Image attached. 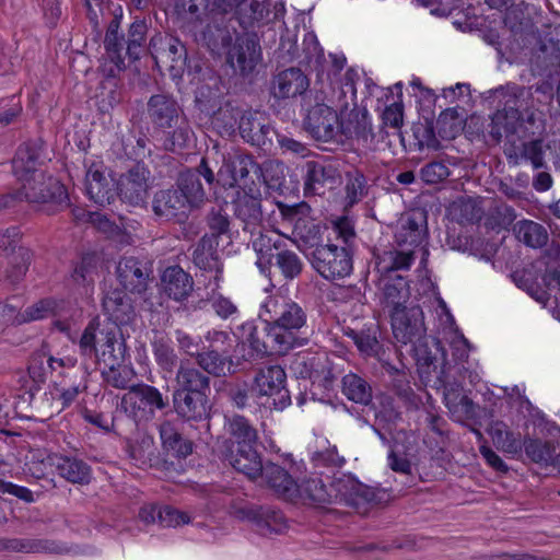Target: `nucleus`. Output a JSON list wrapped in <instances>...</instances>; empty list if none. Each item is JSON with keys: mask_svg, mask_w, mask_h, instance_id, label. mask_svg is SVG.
<instances>
[{"mask_svg": "<svg viewBox=\"0 0 560 560\" xmlns=\"http://www.w3.org/2000/svg\"><path fill=\"white\" fill-rule=\"evenodd\" d=\"M38 150L32 144L21 145L12 161L14 175L21 182V195L26 201L47 206L54 212L68 206L66 187L56 178L37 170Z\"/></svg>", "mask_w": 560, "mask_h": 560, "instance_id": "f257e3e1", "label": "nucleus"}, {"mask_svg": "<svg viewBox=\"0 0 560 560\" xmlns=\"http://www.w3.org/2000/svg\"><path fill=\"white\" fill-rule=\"evenodd\" d=\"M259 317L267 324V337L279 354L306 343L299 335L306 325V313L291 299L282 294L268 296L261 304Z\"/></svg>", "mask_w": 560, "mask_h": 560, "instance_id": "f03ea898", "label": "nucleus"}, {"mask_svg": "<svg viewBox=\"0 0 560 560\" xmlns=\"http://www.w3.org/2000/svg\"><path fill=\"white\" fill-rule=\"evenodd\" d=\"M380 301L388 312L394 337L407 345L423 332V313L418 305L407 306L410 298L408 281L398 275H386L380 282Z\"/></svg>", "mask_w": 560, "mask_h": 560, "instance_id": "7ed1b4c3", "label": "nucleus"}, {"mask_svg": "<svg viewBox=\"0 0 560 560\" xmlns=\"http://www.w3.org/2000/svg\"><path fill=\"white\" fill-rule=\"evenodd\" d=\"M432 357H421L418 350V366L419 371L427 380L432 382L435 387L444 388V401L453 418L457 421H464L474 416L472 400L462 393L458 384L452 383L448 380V372L446 370V362L443 360L441 368L434 362Z\"/></svg>", "mask_w": 560, "mask_h": 560, "instance_id": "20e7f679", "label": "nucleus"}, {"mask_svg": "<svg viewBox=\"0 0 560 560\" xmlns=\"http://www.w3.org/2000/svg\"><path fill=\"white\" fill-rule=\"evenodd\" d=\"M330 102L328 93L320 88L314 96L307 95L303 98V107L306 110L304 125L306 130L317 140L338 141L342 121L338 113L327 105Z\"/></svg>", "mask_w": 560, "mask_h": 560, "instance_id": "39448f33", "label": "nucleus"}, {"mask_svg": "<svg viewBox=\"0 0 560 560\" xmlns=\"http://www.w3.org/2000/svg\"><path fill=\"white\" fill-rule=\"evenodd\" d=\"M118 327L110 322H101L98 316L92 318L84 328L78 340L79 350L82 357L108 361L115 359V352L119 345Z\"/></svg>", "mask_w": 560, "mask_h": 560, "instance_id": "423d86ee", "label": "nucleus"}, {"mask_svg": "<svg viewBox=\"0 0 560 560\" xmlns=\"http://www.w3.org/2000/svg\"><path fill=\"white\" fill-rule=\"evenodd\" d=\"M258 174V164L248 155H229L218 171L217 183L225 189L237 188L245 194H258L259 186L253 175Z\"/></svg>", "mask_w": 560, "mask_h": 560, "instance_id": "0eeeda50", "label": "nucleus"}, {"mask_svg": "<svg viewBox=\"0 0 560 560\" xmlns=\"http://www.w3.org/2000/svg\"><path fill=\"white\" fill-rule=\"evenodd\" d=\"M285 381L287 374L280 365L264 366L257 372L250 392L257 397L271 398L272 407L281 411L291 404Z\"/></svg>", "mask_w": 560, "mask_h": 560, "instance_id": "6e6552de", "label": "nucleus"}, {"mask_svg": "<svg viewBox=\"0 0 560 560\" xmlns=\"http://www.w3.org/2000/svg\"><path fill=\"white\" fill-rule=\"evenodd\" d=\"M166 406L160 390L150 385L131 387L121 398V409L136 421L150 420L156 409Z\"/></svg>", "mask_w": 560, "mask_h": 560, "instance_id": "1a4fd4ad", "label": "nucleus"}, {"mask_svg": "<svg viewBox=\"0 0 560 560\" xmlns=\"http://www.w3.org/2000/svg\"><path fill=\"white\" fill-rule=\"evenodd\" d=\"M497 92H500L504 98V108L492 116L491 133L499 140L503 133H513L516 130V126L522 118L521 108L523 105L520 100L528 91L524 86L508 84L497 90Z\"/></svg>", "mask_w": 560, "mask_h": 560, "instance_id": "9d476101", "label": "nucleus"}, {"mask_svg": "<svg viewBox=\"0 0 560 560\" xmlns=\"http://www.w3.org/2000/svg\"><path fill=\"white\" fill-rule=\"evenodd\" d=\"M312 265L327 280L345 278L352 271V259L348 250L334 244L316 247Z\"/></svg>", "mask_w": 560, "mask_h": 560, "instance_id": "9b49d317", "label": "nucleus"}, {"mask_svg": "<svg viewBox=\"0 0 560 560\" xmlns=\"http://www.w3.org/2000/svg\"><path fill=\"white\" fill-rule=\"evenodd\" d=\"M85 192L100 206L109 205L116 198L117 183L109 174L102 160L91 159L85 162Z\"/></svg>", "mask_w": 560, "mask_h": 560, "instance_id": "f8f14e48", "label": "nucleus"}, {"mask_svg": "<svg viewBox=\"0 0 560 560\" xmlns=\"http://www.w3.org/2000/svg\"><path fill=\"white\" fill-rule=\"evenodd\" d=\"M151 189V173L143 164H137L122 174L116 185V194L131 206H142L147 202Z\"/></svg>", "mask_w": 560, "mask_h": 560, "instance_id": "ddd939ff", "label": "nucleus"}, {"mask_svg": "<svg viewBox=\"0 0 560 560\" xmlns=\"http://www.w3.org/2000/svg\"><path fill=\"white\" fill-rule=\"evenodd\" d=\"M152 55L158 65H164L173 78H180L187 66V51L184 44L172 36L153 38Z\"/></svg>", "mask_w": 560, "mask_h": 560, "instance_id": "4468645a", "label": "nucleus"}, {"mask_svg": "<svg viewBox=\"0 0 560 560\" xmlns=\"http://www.w3.org/2000/svg\"><path fill=\"white\" fill-rule=\"evenodd\" d=\"M305 191L318 194L327 185H335L341 178V163L336 159L306 162Z\"/></svg>", "mask_w": 560, "mask_h": 560, "instance_id": "2eb2a0df", "label": "nucleus"}, {"mask_svg": "<svg viewBox=\"0 0 560 560\" xmlns=\"http://www.w3.org/2000/svg\"><path fill=\"white\" fill-rule=\"evenodd\" d=\"M308 88L307 75L300 68L292 67L273 77L270 93L277 100H289L303 95Z\"/></svg>", "mask_w": 560, "mask_h": 560, "instance_id": "dca6fc26", "label": "nucleus"}, {"mask_svg": "<svg viewBox=\"0 0 560 560\" xmlns=\"http://www.w3.org/2000/svg\"><path fill=\"white\" fill-rule=\"evenodd\" d=\"M236 517L252 522L261 535L279 534L287 527L282 513L270 508L244 506L236 511Z\"/></svg>", "mask_w": 560, "mask_h": 560, "instance_id": "f3484780", "label": "nucleus"}, {"mask_svg": "<svg viewBox=\"0 0 560 560\" xmlns=\"http://www.w3.org/2000/svg\"><path fill=\"white\" fill-rule=\"evenodd\" d=\"M148 114L153 126L160 131L172 129L177 120L185 116L182 114L177 102L173 97L163 94L150 97Z\"/></svg>", "mask_w": 560, "mask_h": 560, "instance_id": "a211bd4d", "label": "nucleus"}, {"mask_svg": "<svg viewBox=\"0 0 560 560\" xmlns=\"http://www.w3.org/2000/svg\"><path fill=\"white\" fill-rule=\"evenodd\" d=\"M291 370L301 378L328 382L331 371L325 353H299L291 362Z\"/></svg>", "mask_w": 560, "mask_h": 560, "instance_id": "6ab92c4d", "label": "nucleus"}, {"mask_svg": "<svg viewBox=\"0 0 560 560\" xmlns=\"http://www.w3.org/2000/svg\"><path fill=\"white\" fill-rule=\"evenodd\" d=\"M228 60L242 73L252 72L261 60L259 43L253 36L238 37L229 51Z\"/></svg>", "mask_w": 560, "mask_h": 560, "instance_id": "aec40b11", "label": "nucleus"}, {"mask_svg": "<svg viewBox=\"0 0 560 560\" xmlns=\"http://www.w3.org/2000/svg\"><path fill=\"white\" fill-rule=\"evenodd\" d=\"M423 215L421 213H406L396 224L395 242L399 247L411 248L420 245L425 237V226L423 225Z\"/></svg>", "mask_w": 560, "mask_h": 560, "instance_id": "412c9836", "label": "nucleus"}, {"mask_svg": "<svg viewBox=\"0 0 560 560\" xmlns=\"http://www.w3.org/2000/svg\"><path fill=\"white\" fill-rule=\"evenodd\" d=\"M163 292L176 302L186 300L194 290V280L178 266H171L161 276Z\"/></svg>", "mask_w": 560, "mask_h": 560, "instance_id": "4be33fe9", "label": "nucleus"}, {"mask_svg": "<svg viewBox=\"0 0 560 560\" xmlns=\"http://www.w3.org/2000/svg\"><path fill=\"white\" fill-rule=\"evenodd\" d=\"M69 303L65 300L44 299L20 313L15 307L11 324H23L26 322L43 319L48 316L61 317L67 314Z\"/></svg>", "mask_w": 560, "mask_h": 560, "instance_id": "5701e85b", "label": "nucleus"}, {"mask_svg": "<svg viewBox=\"0 0 560 560\" xmlns=\"http://www.w3.org/2000/svg\"><path fill=\"white\" fill-rule=\"evenodd\" d=\"M152 209L155 215L171 220L185 215L189 210L187 200L177 189H164L158 191L152 201Z\"/></svg>", "mask_w": 560, "mask_h": 560, "instance_id": "b1692460", "label": "nucleus"}, {"mask_svg": "<svg viewBox=\"0 0 560 560\" xmlns=\"http://www.w3.org/2000/svg\"><path fill=\"white\" fill-rule=\"evenodd\" d=\"M266 480L267 485L279 497L293 501L298 498L300 491L299 485L295 480L279 465L269 463L265 465L264 471L260 475Z\"/></svg>", "mask_w": 560, "mask_h": 560, "instance_id": "393cba45", "label": "nucleus"}, {"mask_svg": "<svg viewBox=\"0 0 560 560\" xmlns=\"http://www.w3.org/2000/svg\"><path fill=\"white\" fill-rule=\"evenodd\" d=\"M118 28L119 22L115 19L108 25L104 40L106 57L103 68L108 77H115L125 68V61L121 55L122 44L118 35Z\"/></svg>", "mask_w": 560, "mask_h": 560, "instance_id": "a878e982", "label": "nucleus"}, {"mask_svg": "<svg viewBox=\"0 0 560 560\" xmlns=\"http://www.w3.org/2000/svg\"><path fill=\"white\" fill-rule=\"evenodd\" d=\"M252 238L253 248L257 254L256 265L261 273H266L276 256L273 252L280 250L281 237L276 231H261L259 228Z\"/></svg>", "mask_w": 560, "mask_h": 560, "instance_id": "bb28decb", "label": "nucleus"}, {"mask_svg": "<svg viewBox=\"0 0 560 560\" xmlns=\"http://www.w3.org/2000/svg\"><path fill=\"white\" fill-rule=\"evenodd\" d=\"M236 214L244 222V230L255 235L256 230L260 228L262 213L258 194H245L236 191Z\"/></svg>", "mask_w": 560, "mask_h": 560, "instance_id": "cd10ccee", "label": "nucleus"}, {"mask_svg": "<svg viewBox=\"0 0 560 560\" xmlns=\"http://www.w3.org/2000/svg\"><path fill=\"white\" fill-rule=\"evenodd\" d=\"M46 463L54 466L57 472L69 482L83 485L91 480L90 467L80 459L48 454Z\"/></svg>", "mask_w": 560, "mask_h": 560, "instance_id": "c85d7f7f", "label": "nucleus"}, {"mask_svg": "<svg viewBox=\"0 0 560 560\" xmlns=\"http://www.w3.org/2000/svg\"><path fill=\"white\" fill-rule=\"evenodd\" d=\"M224 456L235 470L244 474L249 479L259 477L264 471L265 466H262L255 446L228 450Z\"/></svg>", "mask_w": 560, "mask_h": 560, "instance_id": "c756f323", "label": "nucleus"}, {"mask_svg": "<svg viewBox=\"0 0 560 560\" xmlns=\"http://www.w3.org/2000/svg\"><path fill=\"white\" fill-rule=\"evenodd\" d=\"M174 409L187 420H200L208 415L207 393H174Z\"/></svg>", "mask_w": 560, "mask_h": 560, "instance_id": "7c9ffc66", "label": "nucleus"}, {"mask_svg": "<svg viewBox=\"0 0 560 560\" xmlns=\"http://www.w3.org/2000/svg\"><path fill=\"white\" fill-rule=\"evenodd\" d=\"M120 284L130 292L141 293L147 288L148 275L133 257H124L116 269Z\"/></svg>", "mask_w": 560, "mask_h": 560, "instance_id": "2f4dec72", "label": "nucleus"}, {"mask_svg": "<svg viewBox=\"0 0 560 560\" xmlns=\"http://www.w3.org/2000/svg\"><path fill=\"white\" fill-rule=\"evenodd\" d=\"M125 352V345H119L117 352H115V359L113 358V360L102 361L105 365L108 366L107 370L102 372L104 381L108 385L120 389L127 388L135 377L133 369L129 365L121 364L124 361Z\"/></svg>", "mask_w": 560, "mask_h": 560, "instance_id": "473e14b6", "label": "nucleus"}, {"mask_svg": "<svg viewBox=\"0 0 560 560\" xmlns=\"http://www.w3.org/2000/svg\"><path fill=\"white\" fill-rule=\"evenodd\" d=\"M218 245L215 235H205L194 250V262L198 268L212 272L211 276L218 273L222 277V268L217 253Z\"/></svg>", "mask_w": 560, "mask_h": 560, "instance_id": "72a5a7b5", "label": "nucleus"}, {"mask_svg": "<svg viewBox=\"0 0 560 560\" xmlns=\"http://www.w3.org/2000/svg\"><path fill=\"white\" fill-rule=\"evenodd\" d=\"M225 427L231 436V447L229 450L256 446L257 431L243 416H232L226 420Z\"/></svg>", "mask_w": 560, "mask_h": 560, "instance_id": "f704fd0d", "label": "nucleus"}, {"mask_svg": "<svg viewBox=\"0 0 560 560\" xmlns=\"http://www.w3.org/2000/svg\"><path fill=\"white\" fill-rule=\"evenodd\" d=\"M432 343L434 345L438 352H441V358L439 359L435 354H431L427 351V345H419L415 348L416 358L418 359V350L420 351L421 357H432L438 365V368H441L443 364V360L446 362L447 366L446 370L448 372V375L451 374V371L453 369H456L457 372H459V368H456L459 363L464 362L468 358L469 353V347L468 341L464 337H459L456 340L452 342V349H453V355L455 357V365L451 366L450 362L445 358L444 351L441 349L440 342L435 339H432Z\"/></svg>", "mask_w": 560, "mask_h": 560, "instance_id": "c9c22d12", "label": "nucleus"}, {"mask_svg": "<svg viewBox=\"0 0 560 560\" xmlns=\"http://www.w3.org/2000/svg\"><path fill=\"white\" fill-rule=\"evenodd\" d=\"M103 307L105 313L113 322L110 324L122 325L131 320L133 308L129 299L121 292H112L103 300Z\"/></svg>", "mask_w": 560, "mask_h": 560, "instance_id": "e433bc0d", "label": "nucleus"}, {"mask_svg": "<svg viewBox=\"0 0 560 560\" xmlns=\"http://www.w3.org/2000/svg\"><path fill=\"white\" fill-rule=\"evenodd\" d=\"M222 277L218 273L209 277L207 285L206 300L211 303L214 313L222 319H228L237 313L236 304L230 299L222 295L218 290Z\"/></svg>", "mask_w": 560, "mask_h": 560, "instance_id": "4c0bfd02", "label": "nucleus"}, {"mask_svg": "<svg viewBox=\"0 0 560 560\" xmlns=\"http://www.w3.org/2000/svg\"><path fill=\"white\" fill-rule=\"evenodd\" d=\"M162 145L167 151H177L188 147L194 140V131L184 116L172 129L161 130Z\"/></svg>", "mask_w": 560, "mask_h": 560, "instance_id": "58836bf2", "label": "nucleus"}, {"mask_svg": "<svg viewBox=\"0 0 560 560\" xmlns=\"http://www.w3.org/2000/svg\"><path fill=\"white\" fill-rule=\"evenodd\" d=\"M357 138L362 141L363 145H368L373 140L372 122L368 113L352 112L348 122H342L340 138Z\"/></svg>", "mask_w": 560, "mask_h": 560, "instance_id": "ea45409f", "label": "nucleus"}, {"mask_svg": "<svg viewBox=\"0 0 560 560\" xmlns=\"http://www.w3.org/2000/svg\"><path fill=\"white\" fill-rule=\"evenodd\" d=\"M177 387L174 393H207L209 378L195 368L180 364L176 375Z\"/></svg>", "mask_w": 560, "mask_h": 560, "instance_id": "a19ab883", "label": "nucleus"}, {"mask_svg": "<svg viewBox=\"0 0 560 560\" xmlns=\"http://www.w3.org/2000/svg\"><path fill=\"white\" fill-rule=\"evenodd\" d=\"M178 192L185 196L188 208L199 207L206 199V191L192 171L183 172L177 180Z\"/></svg>", "mask_w": 560, "mask_h": 560, "instance_id": "79ce46f5", "label": "nucleus"}, {"mask_svg": "<svg viewBox=\"0 0 560 560\" xmlns=\"http://www.w3.org/2000/svg\"><path fill=\"white\" fill-rule=\"evenodd\" d=\"M77 363V359L73 357L55 358L52 355H46L45 353L35 357L28 366V373L37 382H43L48 372L57 369V366L72 368Z\"/></svg>", "mask_w": 560, "mask_h": 560, "instance_id": "37998d69", "label": "nucleus"}, {"mask_svg": "<svg viewBox=\"0 0 560 560\" xmlns=\"http://www.w3.org/2000/svg\"><path fill=\"white\" fill-rule=\"evenodd\" d=\"M222 92L219 89L218 80L212 79L211 83L200 85L196 91V105L207 116H212L221 108Z\"/></svg>", "mask_w": 560, "mask_h": 560, "instance_id": "c03bdc74", "label": "nucleus"}, {"mask_svg": "<svg viewBox=\"0 0 560 560\" xmlns=\"http://www.w3.org/2000/svg\"><path fill=\"white\" fill-rule=\"evenodd\" d=\"M523 447L527 457L544 467H550L556 456V443L540 439L526 438Z\"/></svg>", "mask_w": 560, "mask_h": 560, "instance_id": "a18cd8bd", "label": "nucleus"}, {"mask_svg": "<svg viewBox=\"0 0 560 560\" xmlns=\"http://www.w3.org/2000/svg\"><path fill=\"white\" fill-rule=\"evenodd\" d=\"M514 232L518 241L533 248L542 247L548 242L547 230L541 224L530 220L517 222L514 225Z\"/></svg>", "mask_w": 560, "mask_h": 560, "instance_id": "49530a36", "label": "nucleus"}, {"mask_svg": "<svg viewBox=\"0 0 560 560\" xmlns=\"http://www.w3.org/2000/svg\"><path fill=\"white\" fill-rule=\"evenodd\" d=\"M337 491L341 500L354 508L372 499L369 488L351 478L340 479L337 482Z\"/></svg>", "mask_w": 560, "mask_h": 560, "instance_id": "de8ad7c7", "label": "nucleus"}, {"mask_svg": "<svg viewBox=\"0 0 560 560\" xmlns=\"http://www.w3.org/2000/svg\"><path fill=\"white\" fill-rule=\"evenodd\" d=\"M342 393L351 401L368 405L372 400V388L361 376L349 373L342 377Z\"/></svg>", "mask_w": 560, "mask_h": 560, "instance_id": "09e8293b", "label": "nucleus"}, {"mask_svg": "<svg viewBox=\"0 0 560 560\" xmlns=\"http://www.w3.org/2000/svg\"><path fill=\"white\" fill-rule=\"evenodd\" d=\"M152 350L154 360L164 373V377L171 376L178 363L172 341L164 337L156 338L152 342Z\"/></svg>", "mask_w": 560, "mask_h": 560, "instance_id": "8fccbe9b", "label": "nucleus"}, {"mask_svg": "<svg viewBox=\"0 0 560 560\" xmlns=\"http://www.w3.org/2000/svg\"><path fill=\"white\" fill-rule=\"evenodd\" d=\"M413 262V249L401 247L390 249L378 256L377 267L382 272L408 269Z\"/></svg>", "mask_w": 560, "mask_h": 560, "instance_id": "3c124183", "label": "nucleus"}, {"mask_svg": "<svg viewBox=\"0 0 560 560\" xmlns=\"http://www.w3.org/2000/svg\"><path fill=\"white\" fill-rule=\"evenodd\" d=\"M160 438L165 451L178 457H186L192 452L191 443L184 440L170 422L160 425Z\"/></svg>", "mask_w": 560, "mask_h": 560, "instance_id": "603ef678", "label": "nucleus"}, {"mask_svg": "<svg viewBox=\"0 0 560 560\" xmlns=\"http://www.w3.org/2000/svg\"><path fill=\"white\" fill-rule=\"evenodd\" d=\"M90 221L98 231L106 234L109 238H113L120 245H129L133 241L131 233L127 230V226H124V229L120 228L101 212L90 213Z\"/></svg>", "mask_w": 560, "mask_h": 560, "instance_id": "864d4df0", "label": "nucleus"}, {"mask_svg": "<svg viewBox=\"0 0 560 560\" xmlns=\"http://www.w3.org/2000/svg\"><path fill=\"white\" fill-rule=\"evenodd\" d=\"M235 339L236 347L240 345L249 347L248 357L267 352L265 343L258 337V330L254 322H246L238 326L235 331Z\"/></svg>", "mask_w": 560, "mask_h": 560, "instance_id": "5fc2aeb1", "label": "nucleus"}, {"mask_svg": "<svg viewBox=\"0 0 560 560\" xmlns=\"http://www.w3.org/2000/svg\"><path fill=\"white\" fill-rule=\"evenodd\" d=\"M197 363L206 372L221 375L225 374V371H230L232 358L210 349L209 351L198 353Z\"/></svg>", "mask_w": 560, "mask_h": 560, "instance_id": "6e6d98bb", "label": "nucleus"}, {"mask_svg": "<svg viewBox=\"0 0 560 560\" xmlns=\"http://www.w3.org/2000/svg\"><path fill=\"white\" fill-rule=\"evenodd\" d=\"M238 129L241 136L252 144H261L264 137L269 132V127L262 125L252 114H245L241 117Z\"/></svg>", "mask_w": 560, "mask_h": 560, "instance_id": "4d7b16f0", "label": "nucleus"}, {"mask_svg": "<svg viewBox=\"0 0 560 560\" xmlns=\"http://www.w3.org/2000/svg\"><path fill=\"white\" fill-rule=\"evenodd\" d=\"M491 436L494 443L508 454L516 455L523 448L521 434H515L503 424H497L491 431Z\"/></svg>", "mask_w": 560, "mask_h": 560, "instance_id": "13d9d810", "label": "nucleus"}, {"mask_svg": "<svg viewBox=\"0 0 560 560\" xmlns=\"http://www.w3.org/2000/svg\"><path fill=\"white\" fill-rule=\"evenodd\" d=\"M276 264L285 279H294L303 268V262L296 253L280 249L276 253Z\"/></svg>", "mask_w": 560, "mask_h": 560, "instance_id": "bf43d9fd", "label": "nucleus"}, {"mask_svg": "<svg viewBox=\"0 0 560 560\" xmlns=\"http://www.w3.org/2000/svg\"><path fill=\"white\" fill-rule=\"evenodd\" d=\"M299 489L298 498L308 499L315 503H326L330 500V494L327 492L324 482L317 477L305 480L302 485H299Z\"/></svg>", "mask_w": 560, "mask_h": 560, "instance_id": "052dcab7", "label": "nucleus"}, {"mask_svg": "<svg viewBox=\"0 0 560 560\" xmlns=\"http://www.w3.org/2000/svg\"><path fill=\"white\" fill-rule=\"evenodd\" d=\"M205 339L210 349L232 358V352L236 347L235 332L230 334L229 331L212 329L207 332Z\"/></svg>", "mask_w": 560, "mask_h": 560, "instance_id": "680f3d73", "label": "nucleus"}, {"mask_svg": "<svg viewBox=\"0 0 560 560\" xmlns=\"http://www.w3.org/2000/svg\"><path fill=\"white\" fill-rule=\"evenodd\" d=\"M284 165L277 161H269L264 163L262 166L258 165V174L254 175L255 178H262L264 183L270 187L281 185V180L284 178Z\"/></svg>", "mask_w": 560, "mask_h": 560, "instance_id": "e2e57ef3", "label": "nucleus"}, {"mask_svg": "<svg viewBox=\"0 0 560 560\" xmlns=\"http://www.w3.org/2000/svg\"><path fill=\"white\" fill-rule=\"evenodd\" d=\"M439 137L445 140L454 139L460 130V125L454 112L446 110L441 113L435 126Z\"/></svg>", "mask_w": 560, "mask_h": 560, "instance_id": "0e129e2a", "label": "nucleus"}, {"mask_svg": "<svg viewBox=\"0 0 560 560\" xmlns=\"http://www.w3.org/2000/svg\"><path fill=\"white\" fill-rule=\"evenodd\" d=\"M451 211L453 217L460 223L472 222L480 218V210L469 198L455 201Z\"/></svg>", "mask_w": 560, "mask_h": 560, "instance_id": "69168bd1", "label": "nucleus"}, {"mask_svg": "<svg viewBox=\"0 0 560 560\" xmlns=\"http://www.w3.org/2000/svg\"><path fill=\"white\" fill-rule=\"evenodd\" d=\"M96 260L94 256H84L74 268L72 279L79 284H90L94 281Z\"/></svg>", "mask_w": 560, "mask_h": 560, "instance_id": "338daca9", "label": "nucleus"}, {"mask_svg": "<svg viewBox=\"0 0 560 560\" xmlns=\"http://www.w3.org/2000/svg\"><path fill=\"white\" fill-rule=\"evenodd\" d=\"M158 518L161 525L165 527H176L190 522V516L187 513L172 506L160 508Z\"/></svg>", "mask_w": 560, "mask_h": 560, "instance_id": "774afa93", "label": "nucleus"}]
</instances>
